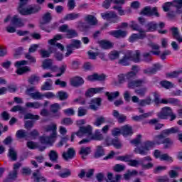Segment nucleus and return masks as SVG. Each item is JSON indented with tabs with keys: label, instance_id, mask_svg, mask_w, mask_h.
Listing matches in <instances>:
<instances>
[{
	"label": "nucleus",
	"instance_id": "nucleus-1",
	"mask_svg": "<svg viewBox=\"0 0 182 182\" xmlns=\"http://www.w3.org/2000/svg\"><path fill=\"white\" fill-rule=\"evenodd\" d=\"M28 0H20V6L18 7V12L21 15H32L33 14H38L42 8L39 5H35L30 8H23L24 5H26Z\"/></svg>",
	"mask_w": 182,
	"mask_h": 182
},
{
	"label": "nucleus",
	"instance_id": "nucleus-2",
	"mask_svg": "<svg viewBox=\"0 0 182 182\" xmlns=\"http://www.w3.org/2000/svg\"><path fill=\"white\" fill-rule=\"evenodd\" d=\"M157 117L161 120H166L168 117H171L170 122L176 120L177 115L173 112V109L170 107H163L159 112L157 113Z\"/></svg>",
	"mask_w": 182,
	"mask_h": 182
},
{
	"label": "nucleus",
	"instance_id": "nucleus-3",
	"mask_svg": "<svg viewBox=\"0 0 182 182\" xmlns=\"http://www.w3.org/2000/svg\"><path fill=\"white\" fill-rule=\"evenodd\" d=\"M153 147H154V142L151 141H146L140 146H136L134 150V153L136 154H141V156H147L150 149H153Z\"/></svg>",
	"mask_w": 182,
	"mask_h": 182
},
{
	"label": "nucleus",
	"instance_id": "nucleus-4",
	"mask_svg": "<svg viewBox=\"0 0 182 182\" xmlns=\"http://www.w3.org/2000/svg\"><path fill=\"white\" fill-rule=\"evenodd\" d=\"M52 21V14L47 12L42 16V21H40V29L50 33V27L48 25Z\"/></svg>",
	"mask_w": 182,
	"mask_h": 182
},
{
	"label": "nucleus",
	"instance_id": "nucleus-5",
	"mask_svg": "<svg viewBox=\"0 0 182 182\" xmlns=\"http://www.w3.org/2000/svg\"><path fill=\"white\" fill-rule=\"evenodd\" d=\"M139 15L142 16H155L156 18H160V13L157 7H151L147 6L144 7L139 12Z\"/></svg>",
	"mask_w": 182,
	"mask_h": 182
},
{
	"label": "nucleus",
	"instance_id": "nucleus-6",
	"mask_svg": "<svg viewBox=\"0 0 182 182\" xmlns=\"http://www.w3.org/2000/svg\"><path fill=\"white\" fill-rule=\"evenodd\" d=\"M81 46L82 41H80V40H71V43L66 46L67 53H65V56H70V55H72V53H73V49H79L81 48Z\"/></svg>",
	"mask_w": 182,
	"mask_h": 182
},
{
	"label": "nucleus",
	"instance_id": "nucleus-7",
	"mask_svg": "<svg viewBox=\"0 0 182 182\" xmlns=\"http://www.w3.org/2000/svg\"><path fill=\"white\" fill-rule=\"evenodd\" d=\"M156 144H165L164 148L168 149L173 145V141L170 138H164L161 134L156 135L154 139Z\"/></svg>",
	"mask_w": 182,
	"mask_h": 182
},
{
	"label": "nucleus",
	"instance_id": "nucleus-8",
	"mask_svg": "<svg viewBox=\"0 0 182 182\" xmlns=\"http://www.w3.org/2000/svg\"><path fill=\"white\" fill-rule=\"evenodd\" d=\"M22 166V164L17 162L14 165L13 171L9 173V177L6 179V182H9V180H15L18 177V170Z\"/></svg>",
	"mask_w": 182,
	"mask_h": 182
},
{
	"label": "nucleus",
	"instance_id": "nucleus-9",
	"mask_svg": "<svg viewBox=\"0 0 182 182\" xmlns=\"http://www.w3.org/2000/svg\"><path fill=\"white\" fill-rule=\"evenodd\" d=\"M140 55H141V53L139 50H135L134 53L132 51H127V57L130 58V60L135 62V63L141 62V59H140Z\"/></svg>",
	"mask_w": 182,
	"mask_h": 182
},
{
	"label": "nucleus",
	"instance_id": "nucleus-10",
	"mask_svg": "<svg viewBox=\"0 0 182 182\" xmlns=\"http://www.w3.org/2000/svg\"><path fill=\"white\" fill-rule=\"evenodd\" d=\"M109 35L114 36V38H117V39H120V38H126V36H127V32L126 31L119 29L109 31Z\"/></svg>",
	"mask_w": 182,
	"mask_h": 182
},
{
	"label": "nucleus",
	"instance_id": "nucleus-11",
	"mask_svg": "<svg viewBox=\"0 0 182 182\" xmlns=\"http://www.w3.org/2000/svg\"><path fill=\"white\" fill-rule=\"evenodd\" d=\"M100 106H102V98L98 97L91 100L90 104V109H91V110L96 112Z\"/></svg>",
	"mask_w": 182,
	"mask_h": 182
},
{
	"label": "nucleus",
	"instance_id": "nucleus-12",
	"mask_svg": "<svg viewBox=\"0 0 182 182\" xmlns=\"http://www.w3.org/2000/svg\"><path fill=\"white\" fill-rule=\"evenodd\" d=\"M57 137L58 136L54 135H50L49 136H43L40 138V140L43 144H52L53 143H55Z\"/></svg>",
	"mask_w": 182,
	"mask_h": 182
},
{
	"label": "nucleus",
	"instance_id": "nucleus-13",
	"mask_svg": "<svg viewBox=\"0 0 182 182\" xmlns=\"http://www.w3.org/2000/svg\"><path fill=\"white\" fill-rule=\"evenodd\" d=\"M76 152L73 148H69L66 152H63V159L68 161V160H70L75 157Z\"/></svg>",
	"mask_w": 182,
	"mask_h": 182
},
{
	"label": "nucleus",
	"instance_id": "nucleus-14",
	"mask_svg": "<svg viewBox=\"0 0 182 182\" xmlns=\"http://www.w3.org/2000/svg\"><path fill=\"white\" fill-rule=\"evenodd\" d=\"M85 83V80L81 77H74L70 79V85L73 86V87H79V86H82Z\"/></svg>",
	"mask_w": 182,
	"mask_h": 182
},
{
	"label": "nucleus",
	"instance_id": "nucleus-15",
	"mask_svg": "<svg viewBox=\"0 0 182 182\" xmlns=\"http://www.w3.org/2000/svg\"><path fill=\"white\" fill-rule=\"evenodd\" d=\"M144 83H146L144 80H132L128 82V88L134 89L135 87H140L141 86H143Z\"/></svg>",
	"mask_w": 182,
	"mask_h": 182
},
{
	"label": "nucleus",
	"instance_id": "nucleus-16",
	"mask_svg": "<svg viewBox=\"0 0 182 182\" xmlns=\"http://www.w3.org/2000/svg\"><path fill=\"white\" fill-rule=\"evenodd\" d=\"M112 116L117 119L118 123H124L127 119V117L126 115L119 113V111L116 109L113 110Z\"/></svg>",
	"mask_w": 182,
	"mask_h": 182
},
{
	"label": "nucleus",
	"instance_id": "nucleus-17",
	"mask_svg": "<svg viewBox=\"0 0 182 182\" xmlns=\"http://www.w3.org/2000/svg\"><path fill=\"white\" fill-rule=\"evenodd\" d=\"M85 22H86L89 26H95V25H97V18L95 17L93 15L88 14L84 18Z\"/></svg>",
	"mask_w": 182,
	"mask_h": 182
},
{
	"label": "nucleus",
	"instance_id": "nucleus-18",
	"mask_svg": "<svg viewBox=\"0 0 182 182\" xmlns=\"http://www.w3.org/2000/svg\"><path fill=\"white\" fill-rule=\"evenodd\" d=\"M45 132H51L50 135L58 137V132H56L57 126L55 124H51L43 127Z\"/></svg>",
	"mask_w": 182,
	"mask_h": 182
},
{
	"label": "nucleus",
	"instance_id": "nucleus-19",
	"mask_svg": "<svg viewBox=\"0 0 182 182\" xmlns=\"http://www.w3.org/2000/svg\"><path fill=\"white\" fill-rule=\"evenodd\" d=\"M160 69H161L160 64H154V68L144 70V73L145 75H154V73H156Z\"/></svg>",
	"mask_w": 182,
	"mask_h": 182
},
{
	"label": "nucleus",
	"instance_id": "nucleus-20",
	"mask_svg": "<svg viewBox=\"0 0 182 182\" xmlns=\"http://www.w3.org/2000/svg\"><path fill=\"white\" fill-rule=\"evenodd\" d=\"M54 52H56V47L55 46L50 47L49 51L43 49L39 50V53L43 58H49V56H50V54L53 53Z\"/></svg>",
	"mask_w": 182,
	"mask_h": 182
},
{
	"label": "nucleus",
	"instance_id": "nucleus-21",
	"mask_svg": "<svg viewBox=\"0 0 182 182\" xmlns=\"http://www.w3.org/2000/svg\"><path fill=\"white\" fill-rule=\"evenodd\" d=\"M172 32V36L173 39H176L178 43H181L182 42V36L180 35V31H178V28L176 27H173L171 28Z\"/></svg>",
	"mask_w": 182,
	"mask_h": 182
},
{
	"label": "nucleus",
	"instance_id": "nucleus-22",
	"mask_svg": "<svg viewBox=\"0 0 182 182\" xmlns=\"http://www.w3.org/2000/svg\"><path fill=\"white\" fill-rule=\"evenodd\" d=\"M11 25L17 26L18 28H22V26H25V23H23V21H22V18L16 15L11 18Z\"/></svg>",
	"mask_w": 182,
	"mask_h": 182
},
{
	"label": "nucleus",
	"instance_id": "nucleus-23",
	"mask_svg": "<svg viewBox=\"0 0 182 182\" xmlns=\"http://www.w3.org/2000/svg\"><path fill=\"white\" fill-rule=\"evenodd\" d=\"M50 110L51 113H53L54 117H59L60 116V105L58 103H55L50 105Z\"/></svg>",
	"mask_w": 182,
	"mask_h": 182
},
{
	"label": "nucleus",
	"instance_id": "nucleus-24",
	"mask_svg": "<svg viewBox=\"0 0 182 182\" xmlns=\"http://www.w3.org/2000/svg\"><path fill=\"white\" fill-rule=\"evenodd\" d=\"M144 38H146V33H133L129 37V41L131 43H133V42H136L139 39H144Z\"/></svg>",
	"mask_w": 182,
	"mask_h": 182
},
{
	"label": "nucleus",
	"instance_id": "nucleus-25",
	"mask_svg": "<svg viewBox=\"0 0 182 182\" xmlns=\"http://www.w3.org/2000/svg\"><path fill=\"white\" fill-rule=\"evenodd\" d=\"M123 136H132L133 134V128L129 125H124L121 128Z\"/></svg>",
	"mask_w": 182,
	"mask_h": 182
},
{
	"label": "nucleus",
	"instance_id": "nucleus-26",
	"mask_svg": "<svg viewBox=\"0 0 182 182\" xmlns=\"http://www.w3.org/2000/svg\"><path fill=\"white\" fill-rule=\"evenodd\" d=\"M146 32H156L157 28H159V24L154 21H151L146 25Z\"/></svg>",
	"mask_w": 182,
	"mask_h": 182
},
{
	"label": "nucleus",
	"instance_id": "nucleus-27",
	"mask_svg": "<svg viewBox=\"0 0 182 182\" xmlns=\"http://www.w3.org/2000/svg\"><path fill=\"white\" fill-rule=\"evenodd\" d=\"M105 95L107 96L109 102H113L114 99H117V97L120 96V92H119V91H116L114 92H106Z\"/></svg>",
	"mask_w": 182,
	"mask_h": 182
},
{
	"label": "nucleus",
	"instance_id": "nucleus-28",
	"mask_svg": "<svg viewBox=\"0 0 182 182\" xmlns=\"http://www.w3.org/2000/svg\"><path fill=\"white\" fill-rule=\"evenodd\" d=\"M48 157L50 161L53 163H58V160L59 159V154H58V152L55 150H51L48 153Z\"/></svg>",
	"mask_w": 182,
	"mask_h": 182
},
{
	"label": "nucleus",
	"instance_id": "nucleus-29",
	"mask_svg": "<svg viewBox=\"0 0 182 182\" xmlns=\"http://www.w3.org/2000/svg\"><path fill=\"white\" fill-rule=\"evenodd\" d=\"M101 16L103 18V19H113V18H117V14H116V12L114 11H109L108 13H102Z\"/></svg>",
	"mask_w": 182,
	"mask_h": 182
},
{
	"label": "nucleus",
	"instance_id": "nucleus-30",
	"mask_svg": "<svg viewBox=\"0 0 182 182\" xmlns=\"http://www.w3.org/2000/svg\"><path fill=\"white\" fill-rule=\"evenodd\" d=\"M129 28H131L132 31H137L139 33H146V31H144V30H143V28H141V27H140V26L135 21H131Z\"/></svg>",
	"mask_w": 182,
	"mask_h": 182
},
{
	"label": "nucleus",
	"instance_id": "nucleus-31",
	"mask_svg": "<svg viewBox=\"0 0 182 182\" xmlns=\"http://www.w3.org/2000/svg\"><path fill=\"white\" fill-rule=\"evenodd\" d=\"M98 43L100 44L101 48H102V49H110L113 48V43L107 41L106 40L100 41L98 42Z\"/></svg>",
	"mask_w": 182,
	"mask_h": 182
},
{
	"label": "nucleus",
	"instance_id": "nucleus-32",
	"mask_svg": "<svg viewBox=\"0 0 182 182\" xmlns=\"http://www.w3.org/2000/svg\"><path fill=\"white\" fill-rule=\"evenodd\" d=\"M80 132H82L83 134H87L88 136H92L93 129L92 128V126L87 125L86 127H80Z\"/></svg>",
	"mask_w": 182,
	"mask_h": 182
},
{
	"label": "nucleus",
	"instance_id": "nucleus-33",
	"mask_svg": "<svg viewBox=\"0 0 182 182\" xmlns=\"http://www.w3.org/2000/svg\"><path fill=\"white\" fill-rule=\"evenodd\" d=\"M33 177L35 182L46 181V178L41 176L39 170H36V171L33 173Z\"/></svg>",
	"mask_w": 182,
	"mask_h": 182
},
{
	"label": "nucleus",
	"instance_id": "nucleus-34",
	"mask_svg": "<svg viewBox=\"0 0 182 182\" xmlns=\"http://www.w3.org/2000/svg\"><path fill=\"white\" fill-rule=\"evenodd\" d=\"M150 116H151V112L144 113L141 115L132 117V120H134V122H140V120L147 119V117H150Z\"/></svg>",
	"mask_w": 182,
	"mask_h": 182
},
{
	"label": "nucleus",
	"instance_id": "nucleus-35",
	"mask_svg": "<svg viewBox=\"0 0 182 182\" xmlns=\"http://www.w3.org/2000/svg\"><path fill=\"white\" fill-rule=\"evenodd\" d=\"M77 28L79 29V31H80V32H86V31L90 28V26L83 21H78Z\"/></svg>",
	"mask_w": 182,
	"mask_h": 182
},
{
	"label": "nucleus",
	"instance_id": "nucleus-36",
	"mask_svg": "<svg viewBox=\"0 0 182 182\" xmlns=\"http://www.w3.org/2000/svg\"><path fill=\"white\" fill-rule=\"evenodd\" d=\"M39 80H41V77L33 74L28 77V82L30 85H35V83H39Z\"/></svg>",
	"mask_w": 182,
	"mask_h": 182
},
{
	"label": "nucleus",
	"instance_id": "nucleus-37",
	"mask_svg": "<svg viewBox=\"0 0 182 182\" xmlns=\"http://www.w3.org/2000/svg\"><path fill=\"white\" fill-rule=\"evenodd\" d=\"M9 156L12 161H16V160H18V154L16 153L15 149L10 147L9 149Z\"/></svg>",
	"mask_w": 182,
	"mask_h": 182
},
{
	"label": "nucleus",
	"instance_id": "nucleus-38",
	"mask_svg": "<svg viewBox=\"0 0 182 182\" xmlns=\"http://www.w3.org/2000/svg\"><path fill=\"white\" fill-rule=\"evenodd\" d=\"M77 36H79V34L76 30L69 28L67 31L66 38H68V39H73V38H77Z\"/></svg>",
	"mask_w": 182,
	"mask_h": 182
},
{
	"label": "nucleus",
	"instance_id": "nucleus-39",
	"mask_svg": "<svg viewBox=\"0 0 182 182\" xmlns=\"http://www.w3.org/2000/svg\"><path fill=\"white\" fill-rule=\"evenodd\" d=\"M80 17V14L70 13L67 14L64 17V21H74V19H77Z\"/></svg>",
	"mask_w": 182,
	"mask_h": 182
},
{
	"label": "nucleus",
	"instance_id": "nucleus-40",
	"mask_svg": "<svg viewBox=\"0 0 182 182\" xmlns=\"http://www.w3.org/2000/svg\"><path fill=\"white\" fill-rule=\"evenodd\" d=\"M103 134L99 131V129H97L95 132V134L91 136L92 140H96V141H100L103 140Z\"/></svg>",
	"mask_w": 182,
	"mask_h": 182
},
{
	"label": "nucleus",
	"instance_id": "nucleus-41",
	"mask_svg": "<svg viewBox=\"0 0 182 182\" xmlns=\"http://www.w3.org/2000/svg\"><path fill=\"white\" fill-rule=\"evenodd\" d=\"M26 107H31L32 109H39L43 106L39 102H26Z\"/></svg>",
	"mask_w": 182,
	"mask_h": 182
},
{
	"label": "nucleus",
	"instance_id": "nucleus-42",
	"mask_svg": "<svg viewBox=\"0 0 182 182\" xmlns=\"http://www.w3.org/2000/svg\"><path fill=\"white\" fill-rule=\"evenodd\" d=\"M129 60H130V58L127 57V53L124 55L123 58L119 60V63L122 66H129V65H130V62Z\"/></svg>",
	"mask_w": 182,
	"mask_h": 182
},
{
	"label": "nucleus",
	"instance_id": "nucleus-43",
	"mask_svg": "<svg viewBox=\"0 0 182 182\" xmlns=\"http://www.w3.org/2000/svg\"><path fill=\"white\" fill-rule=\"evenodd\" d=\"M141 58L144 62H146L148 63L149 62H151L152 60L151 51L144 53L141 55Z\"/></svg>",
	"mask_w": 182,
	"mask_h": 182
},
{
	"label": "nucleus",
	"instance_id": "nucleus-44",
	"mask_svg": "<svg viewBox=\"0 0 182 182\" xmlns=\"http://www.w3.org/2000/svg\"><path fill=\"white\" fill-rule=\"evenodd\" d=\"M102 156H105V150L103 149V146H97V151L95 154V159H99V157H102Z\"/></svg>",
	"mask_w": 182,
	"mask_h": 182
},
{
	"label": "nucleus",
	"instance_id": "nucleus-45",
	"mask_svg": "<svg viewBox=\"0 0 182 182\" xmlns=\"http://www.w3.org/2000/svg\"><path fill=\"white\" fill-rule=\"evenodd\" d=\"M27 72H31V68L28 66H24V67L18 68L16 71V73H17V75H21L25 73H27Z\"/></svg>",
	"mask_w": 182,
	"mask_h": 182
},
{
	"label": "nucleus",
	"instance_id": "nucleus-46",
	"mask_svg": "<svg viewBox=\"0 0 182 182\" xmlns=\"http://www.w3.org/2000/svg\"><path fill=\"white\" fill-rule=\"evenodd\" d=\"M151 105V97H148L146 99L139 100V106L144 107V106Z\"/></svg>",
	"mask_w": 182,
	"mask_h": 182
},
{
	"label": "nucleus",
	"instance_id": "nucleus-47",
	"mask_svg": "<svg viewBox=\"0 0 182 182\" xmlns=\"http://www.w3.org/2000/svg\"><path fill=\"white\" fill-rule=\"evenodd\" d=\"M52 80L48 79L42 86L41 90H52Z\"/></svg>",
	"mask_w": 182,
	"mask_h": 182
},
{
	"label": "nucleus",
	"instance_id": "nucleus-48",
	"mask_svg": "<svg viewBox=\"0 0 182 182\" xmlns=\"http://www.w3.org/2000/svg\"><path fill=\"white\" fill-rule=\"evenodd\" d=\"M103 123H106V118L103 116H100L95 119V122L93 124L94 126L99 127L100 126H102Z\"/></svg>",
	"mask_w": 182,
	"mask_h": 182
},
{
	"label": "nucleus",
	"instance_id": "nucleus-49",
	"mask_svg": "<svg viewBox=\"0 0 182 182\" xmlns=\"http://www.w3.org/2000/svg\"><path fill=\"white\" fill-rule=\"evenodd\" d=\"M111 144L115 147V149H119L122 147V142L119 138H114L111 140Z\"/></svg>",
	"mask_w": 182,
	"mask_h": 182
},
{
	"label": "nucleus",
	"instance_id": "nucleus-50",
	"mask_svg": "<svg viewBox=\"0 0 182 182\" xmlns=\"http://www.w3.org/2000/svg\"><path fill=\"white\" fill-rule=\"evenodd\" d=\"M160 85L162 86V87H164L165 89H171L174 87V84L167 80L161 81L160 82Z\"/></svg>",
	"mask_w": 182,
	"mask_h": 182
},
{
	"label": "nucleus",
	"instance_id": "nucleus-51",
	"mask_svg": "<svg viewBox=\"0 0 182 182\" xmlns=\"http://www.w3.org/2000/svg\"><path fill=\"white\" fill-rule=\"evenodd\" d=\"M131 144H133L134 146H139V144H141V135L138 134L135 139L130 141Z\"/></svg>",
	"mask_w": 182,
	"mask_h": 182
},
{
	"label": "nucleus",
	"instance_id": "nucleus-52",
	"mask_svg": "<svg viewBox=\"0 0 182 182\" xmlns=\"http://www.w3.org/2000/svg\"><path fill=\"white\" fill-rule=\"evenodd\" d=\"M113 170L114 171H116V173H122V171H124V170H126V166L124 165L117 164L113 167Z\"/></svg>",
	"mask_w": 182,
	"mask_h": 182
},
{
	"label": "nucleus",
	"instance_id": "nucleus-53",
	"mask_svg": "<svg viewBox=\"0 0 182 182\" xmlns=\"http://www.w3.org/2000/svg\"><path fill=\"white\" fill-rule=\"evenodd\" d=\"M25 58H26V59H27L28 60L30 65L36 63V58L35 57L32 56V55H31V53H26L25 54Z\"/></svg>",
	"mask_w": 182,
	"mask_h": 182
},
{
	"label": "nucleus",
	"instance_id": "nucleus-54",
	"mask_svg": "<svg viewBox=\"0 0 182 182\" xmlns=\"http://www.w3.org/2000/svg\"><path fill=\"white\" fill-rule=\"evenodd\" d=\"M30 96L31 99H34L36 100H41L43 97V95L39 92H36L33 93H31Z\"/></svg>",
	"mask_w": 182,
	"mask_h": 182
},
{
	"label": "nucleus",
	"instance_id": "nucleus-55",
	"mask_svg": "<svg viewBox=\"0 0 182 182\" xmlns=\"http://www.w3.org/2000/svg\"><path fill=\"white\" fill-rule=\"evenodd\" d=\"M11 112H20V113L23 114L26 113V109L23 108L20 105H16L13 107V108L11 109Z\"/></svg>",
	"mask_w": 182,
	"mask_h": 182
},
{
	"label": "nucleus",
	"instance_id": "nucleus-56",
	"mask_svg": "<svg viewBox=\"0 0 182 182\" xmlns=\"http://www.w3.org/2000/svg\"><path fill=\"white\" fill-rule=\"evenodd\" d=\"M119 53L117 50H113L109 53V58L111 60L119 59Z\"/></svg>",
	"mask_w": 182,
	"mask_h": 182
},
{
	"label": "nucleus",
	"instance_id": "nucleus-57",
	"mask_svg": "<svg viewBox=\"0 0 182 182\" xmlns=\"http://www.w3.org/2000/svg\"><path fill=\"white\" fill-rule=\"evenodd\" d=\"M161 161H168L169 163H173V158L167 154H161V158H159Z\"/></svg>",
	"mask_w": 182,
	"mask_h": 182
},
{
	"label": "nucleus",
	"instance_id": "nucleus-58",
	"mask_svg": "<svg viewBox=\"0 0 182 182\" xmlns=\"http://www.w3.org/2000/svg\"><path fill=\"white\" fill-rule=\"evenodd\" d=\"M52 66V59H46L43 61L42 68L43 69H50Z\"/></svg>",
	"mask_w": 182,
	"mask_h": 182
},
{
	"label": "nucleus",
	"instance_id": "nucleus-59",
	"mask_svg": "<svg viewBox=\"0 0 182 182\" xmlns=\"http://www.w3.org/2000/svg\"><path fill=\"white\" fill-rule=\"evenodd\" d=\"M180 75H182V69L179 70L178 71L171 72V73L167 74V76L168 77H172V79H174L176 77H178V76H180Z\"/></svg>",
	"mask_w": 182,
	"mask_h": 182
},
{
	"label": "nucleus",
	"instance_id": "nucleus-60",
	"mask_svg": "<svg viewBox=\"0 0 182 182\" xmlns=\"http://www.w3.org/2000/svg\"><path fill=\"white\" fill-rule=\"evenodd\" d=\"M16 136L18 139H25V137H26V131L24 129L18 130Z\"/></svg>",
	"mask_w": 182,
	"mask_h": 182
},
{
	"label": "nucleus",
	"instance_id": "nucleus-61",
	"mask_svg": "<svg viewBox=\"0 0 182 182\" xmlns=\"http://www.w3.org/2000/svg\"><path fill=\"white\" fill-rule=\"evenodd\" d=\"M136 73L133 72H129L125 75L126 80H127L128 83L129 82H132L134 77H136Z\"/></svg>",
	"mask_w": 182,
	"mask_h": 182
},
{
	"label": "nucleus",
	"instance_id": "nucleus-62",
	"mask_svg": "<svg viewBox=\"0 0 182 182\" xmlns=\"http://www.w3.org/2000/svg\"><path fill=\"white\" fill-rule=\"evenodd\" d=\"M146 92H147V87H143L135 90V93L141 97L146 95Z\"/></svg>",
	"mask_w": 182,
	"mask_h": 182
},
{
	"label": "nucleus",
	"instance_id": "nucleus-63",
	"mask_svg": "<svg viewBox=\"0 0 182 182\" xmlns=\"http://www.w3.org/2000/svg\"><path fill=\"white\" fill-rule=\"evenodd\" d=\"M58 96L60 99V100H66L69 95H68V92L64 91H60L58 92Z\"/></svg>",
	"mask_w": 182,
	"mask_h": 182
},
{
	"label": "nucleus",
	"instance_id": "nucleus-64",
	"mask_svg": "<svg viewBox=\"0 0 182 182\" xmlns=\"http://www.w3.org/2000/svg\"><path fill=\"white\" fill-rule=\"evenodd\" d=\"M90 147H81L80 150V154H82L84 156H87V154H90Z\"/></svg>",
	"mask_w": 182,
	"mask_h": 182
}]
</instances>
